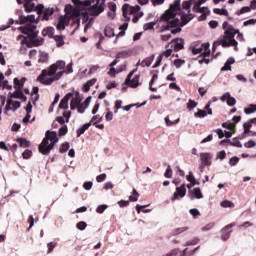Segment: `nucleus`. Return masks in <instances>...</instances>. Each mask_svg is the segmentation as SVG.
I'll return each mask as SVG.
<instances>
[{"label": "nucleus", "mask_w": 256, "mask_h": 256, "mask_svg": "<svg viewBox=\"0 0 256 256\" xmlns=\"http://www.w3.org/2000/svg\"><path fill=\"white\" fill-rule=\"evenodd\" d=\"M181 0H174L169 9L161 16L162 30H170L172 34H177L182 31L181 26H185L190 21V18L181 9Z\"/></svg>", "instance_id": "nucleus-1"}, {"label": "nucleus", "mask_w": 256, "mask_h": 256, "mask_svg": "<svg viewBox=\"0 0 256 256\" xmlns=\"http://www.w3.org/2000/svg\"><path fill=\"white\" fill-rule=\"evenodd\" d=\"M66 63L63 60H58L54 64H52L47 69H44L41 75L38 76L37 81L42 83V85H53L55 81H59L61 77H63V71L65 69Z\"/></svg>", "instance_id": "nucleus-2"}, {"label": "nucleus", "mask_w": 256, "mask_h": 256, "mask_svg": "<svg viewBox=\"0 0 256 256\" xmlns=\"http://www.w3.org/2000/svg\"><path fill=\"white\" fill-rule=\"evenodd\" d=\"M222 28L225 30V33L212 45V51L215 52V49L218 48L219 45H221L222 48L234 47V50L238 51V42L234 39L236 29L228 22H224Z\"/></svg>", "instance_id": "nucleus-3"}, {"label": "nucleus", "mask_w": 256, "mask_h": 256, "mask_svg": "<svg viewBox=\"0 0 256 256\" xmlns=\"http://www.w3.org/2000/svg\"><path fill=\"white\" fill-rule=\"evenodd\" d=\"M20 23H24V26L18 27V31H20V33H24V35H29L32 39H35V37L39 35V31H37V26L34 25V23H37L35 15L21 16Z\"/></svg>", "instance_id": "nucleus-4"}, {"label": "nucleus", "mask_w": 256, "mask_h": 256, "mask_svg": "<svg viewBox=\"0 0 256 256\" xmlns=\"http://www.w3.org/2000/svg\"><path fill=\"white\" fill-rule=\"evenodd\" d=\"M45 138L39 145V152L42 155H49L55 147V143H59V138L57 137V132L46 131Z\"/></svg>", "instance_id": "nucleus-5"}, {"label": "nucleus", "mask_w": 256, "mask_h": 256, "mask_svg": "<svg viewBox=\"0 0 256 256\" xmlns=\"http://www.w3.org/2000/svg\"><path fill=\"white\" fill-rule=\"evenodd\" d=\"M72 3L79 9V11H83V23H92L93 17H97L95 14H91V7H93V2L91 0H72Z\"/></svg>", "instance_id": "nucleus-6"}, {"label": "nucleus", "mask_w": 256, "mask_h": 256, "mask_svg": "<svg viewBox=\"0 0 256 256\" xmlns=\"http://www.w3.org/2000/svg\"><path fill=\"white\" fill-rule=\"evenodd\" d=\"M122 13L126 21H131V18L127 15H133L132 23H137V21L143 17V12L141 11V7L139 5L131 6L129 4H124L122 6Z\"/></svg>", "instance_id": "nucleus-7"}, {"label": "nucleus", "mask_w": 256, "mask_h": 256, "mask_svg": "<svg viewBox=\"0 0 256 256\" xmlns=\"http://www.w3.org/2000/svg\"><path fill=\"white\" fill-rule=\"evenodd\" d=\"M209 46L210 45L208 43H204L199 48H197V47L192 48V54H194V55L201 54L202 55L203 58H201L199 60L200 64H203V63L209 64L210 63V59H207V57H209V55L211 54V50H210Z\"/></svg>", "instance_id": "nucleus-8"}, {"label": "nucleus", "mask_w": 256, "mask_h": 256, "mask_svg": "<svg viewBox=\"0 0 256 256\" xmlns=\"http://www.w3.org/2000/svg\"><path fill=\"white\" fill-rule=\"evenodd\" d=\"M182 49H184V39L176 38L166 46V52H164L162 55L168 58L171 57V53L173 50L175 52H179Z\"/></svg>", "instance_id": "nucleus-9"}, {"label": "nucleus", "mask_w": 256, "mask_h": 256, "mask_svg": "<svg viewBox=\"0 0 256 256\" xmlns=\"http://www.w3.org/2000/svg\"><path fill=\"white\" fill-rule=\"evenodd\" d=\"M68 98L71 99L70 102V109L72 111H75L81 104V101H83V97L81 94H79V91H72L68 93Z\"/></svg>", "instance_id": "nucleus-10"}, {"label": "nucleus", "mask_w": 256, "mask_h": 256, "mask_svg": "<svg viewBox=\"0 0 256 256\" xmlns=\"http://www.w3.org/2000/svg\"><path fill=\"white\" fill-rule=\"evenodd\" d=\"M92 4L91 15H99L105 11V0H90Z\"/></svg>", "instance_id": "nucleus-11"}, {"label": "nucleus", "mask_w": 256, "mask_h": 256, "mask_svg": "<svg viewBox=\"0 0 256 256\" xmlns=\"http://www.w3.org/2000/svg\"><path fill=\"white\" fill-rule=\"evenodd\" d=\"M135 71L136 70L130 72L125 80V85L131 87L132 89H137V87H139V75H136L134 78H131L133 77V75H135Z\"/></svg>", "instance_id": "nucleus-12"}, {"label": "nucleus", "mask_w": 256, "mask_h": 256, "mask_svg": "<svg viewBox=\"0 0 256 256\" xmlns=\"http://www.w3.org/2000/svg\"><path fill=\"white\" fill-rule=\"evenodd\" d=\"M211 104H212V101H208L206 106L204 107V110L199 109L198 112L194 114V116L196 118H205L207 115H213Z\"/></svg>", "instance_id": "nucleus-13"}, {"label": "nucleus", "mask_w": 256, "mask_h": 256, "mask_svg": "<svg viewBox=\"0 0 256 256\" xmlns=\"http://www.w3.org/2000/svg\"><path fill=\"white\" fill-rule=\"evenodd\" d=\"M235 226H236V223L232 222L230 224H227V226L224 227L221 230V239H222V241H227V239L230 238L231 233H232V228L235 227Z\"/></svg>", "instance_id": "nucleus-14"}, {"label": "nucleus", "mask_w": 256, "mask_h": 256, "mask_svg": "<svg viewBox=\"0 0 256 256\" xmlns=\"http://www.w3.org/2000/svg\"><path fill=\"white\" fill-rule=\"evenodd\" d=\"M19 107H21V102L19 101H14L13 100V95H11L8 100H7V106L6 109L7 111H9V109L11 111H17V109H19Z\"/></svg>", "instance_id": "nucleus-15"}, {"label": "nucleus", "mask_w": 256, "mask_h": 256, "mask_svg": "<svg viewBox=\"0 0 256 256\" xmlns=\"http://www.w3.org/2000/svg\"><path fill=\"white\" fill-rule=\"evenodd\" d=\"M187 193V189H186V185L185 184H182L181 186H178L176 188V191L174 192V195L172 197V200H176V199H179L180 198H183Z\"/></svg>", "instance_id": "nucleus-16"}, {"label": "nucleus", "mask_w": 256, "mask_h": 256, "mask_svg": "<svg viewBox=\"0 0 256 256\" xmlns=\"http://www.w3.org/2000/svg\"><path fill=\"white\" fill-rule=\"evenodd\" d=\"M69 25V18L67 16H62L58 19V24L56 25V29L58 31L65 30V27Z\"/></svg>", "instance_id": "nucleus-17"}, {"label": "nucleus", "mask_w": 256, "mask_h": 256, "mask_svg": "<svg viewBox=\"0 0 256 256\" xmlns=\"http://www.w3.org/2000/svg\"><path fill=\"white\" fill-rule=\"evenodd\" d=\"M212 156L209 153H200V161L201 164L204 166H211L212 162H211Z\"/></svg>", "instance_id": "nucleus-18"}, {"label": "nucleus", "mask_w": 256, "mask_h": 256, "mask_svg": "<svg viewBox=\"0 0 256 256\" xmlns=\"http://www.w3.org/2000/svg\"><path fill=\"white\" fill-rule=\"evenodd\" d=\"M189 197L191 199H202V198H204L203 193H202L200 188H194L192 191H190Z\"/></svg>", "instance_id": "nucleus-19"}, {"label": "nucleus", "mask_w": 256, "mask_h": 256, "mask_svg": "<svg viewBox=\"0 0 256 256\" xmlns=\"http://www.w3.org/2000/svg\"><path fill=\"white\" fill-rule=\"evenodd\" d=\"M16 39L20 42V45H22V47H29L31 41L29 36L27 37L23 35H18Z\"/></svg>", "instance_id": "nucleus-20"}, {"label": "nucleus", "mask_w": 256, "mask_h": 256, "mask_svg": "<svg viewBox=\"0 0 256 256\" xmlns=\"http://www.w3.org/2000/svg\"><path fill=\"white\" fill-rule=\"evenodd\" d=\"M24 9L26 13H31V11H35V4L33 0H24Z\"/></svg>", "instance_id": "nucleus-21"}, {"label": "nucleus", "mask_w": 256, "mask_h": 256, "mask_svg": "<svg viewBox=\"0 0 256 256\" xmlns=\"http://www.w3.org/2000/svg\"><path fill=\"white\" fill-rule=\"evenodd\" d=\"M59 109H69V93H67L60 101Z\"/></svg>", "instance_id": "nucleus-22"}, {"label": "nucleus", "mask_w": 256, "mask_h": 256, "mask_svg": "<svg viewBox=\"0 0 256 256\" xmlns=\"http://www.w3.org/2000/svg\"><path fill=\"white\" fill-rule=\"evenodd\" d=\"M38 63H49V53L39 52Z\"/></svg>", "instance_id": "nucleus-23"}, {"label": "nucleus", "mask_w": 256, "mask_h": 256, "mask_svg": "<svg viewBox=\"0 0 256 256\" xmlns=\"http://www.w3.org/2000/svg\"><path fill=\"white\" fill-rule=\"evenodd\" d=\"M43 37H53L55 35V28L53 27H47L42 30Z\"/></svg>", "instance_id": "nucleus-24"}, {"label": "nucleus", "mask_w": 256, "mask_h": 256, "mask_svg": "<svg viewBox=\"0 0 256 256\" xmlns=\"http://www.w3.org/2000/svg\"><path fill=\"white\" fill-rule=\"evenodd\" d=\"M95 83H97V78H92L83 85V91L87 93V91H89V89H91Z\"/></svg>", "instance_id": "nucleus-25"}, {"label": "nucleus", "mask_w": 256, "mask_h": 256, "mask_svg": "<svg viewBox=\"0 0 256 256\" xmlns=\"http://www.w3.org/2000/svg\"><path fill=\"white\" fill-rule=\"evenodd\" d=\"M228 142H229L230 145L233 146V147L242 148V144H241V142H240L238 139H234V141H230V140H228V139L222 140V141L220 142V144L223 145L224 143H228Z\"/></svg>", "instance_id": "nucleus-26"}, {"label": "nucleus", "mask_w": 256, "mask_h": 256, "mask_svg": "<svg viewBox=\"0 0 256 256\" xmlns=\"http://www.w3.org/2000/svg\"><path fill=\"white\" fill-rule=\"evenodd\" d=\"M154 59H155V55H151L150 57L144 59L141 62V66L142 67H151V64L153 63Z\"/></svg>", "instance_id": "nucleus-27"}, {"label": "nucleus", "mask_w": 256, "mask_h": 256, "mask_svg": "<svg viewBox=\"0 0 256 256\" xmlns=\"http://www.w3.org/2000/svg\"><path fill=\"white\" fill-rule=\"evenodd\" d=\"M53 13H55V9H53V8H46L44 10V14H43L44 21H49V18L51 17V15H53Z\"/></svg>", "instance_id": "nucleus-28"}, {"label": "nucleus", "mask_w": 256, "mask_h": 256, "mask_svg": "<svg viewBox=\"0 0 256 256\" xmlns=\"http://www.w3.org/2000/svg\"><path fill=\"white\" fill-rule=\"evenodd\" d=\"M186 251H187V249H185L183 251H181L179 249H174L166 256H186Z\"/></svg>", "instance_id": "nucleus-29"}, {"label": "nucleus", "mask_w": 256, "mask_h": 256, "mask_svg": "<svg viewBox=\"0 0 256 256\" xmlns=\"http://www.w3.org/2000/svg\"><path fill=\"white\" fill-rule=\"evenodd\" d=\"M89 127H91V122H88V123L84 124L82 127H80L77 130V137L82 136L83 133H85V131H87V129H89Z\"/></svg>", "instance_id": "nucleus-30"}, {"label": "nucleus", "mask_w": 256, "mask_h": 256, "mask_svg": "<svg viewBox=\"0 0 256 256\" xmlns=\"http://www.w3.org/2000/svg\"><path fill=\"white\" fill-rule=\"evenodd\" d=\"M12 97L14 99H21V101H27V96L20 90H17Z\"/></svg>", "instance_id": "nucleus-31"}, {"label": "nucleus", "mask_w": 256, "mask_h": 256, "mask_svg": "<svg viewBox=\"0 0 256 256\" xmlns=\"http://www.w3.org/2000/svg\"><path fill=\"white\" fill-rule=\"evenodd\" d=\"M18 143L20 144V147H30L31 142L25 138H18L17 139Z\"/></svg>", "instance_id": "nucleus-32"}, {"label": "nucleus", "mask_w": 256, "mask_h": 256, "mask_svg": "<svg viewBox=\"0 0 256 256\" xmlns=\"http://www.w3.org/2000/svg\"><path fill=\"white\" fill-rule=\"evenodd\" d=\"M213 12H214L215 14H218V15L229 16V11H228L227 9H225V8H222V9H220V8H214V9H213Z\"/></svg>", "instance_id": "nucleus-33"}, {"label": "nucleus", "mask_w": 256, "mask_h": 256, "mask_svg": "<svg viewBox=\"0 0 256 256\" xmlns=\"http://www.w3.org/2000/svg\"><path fill=\"white\" fill-rule=\"evenodd\" d=\"M54 40L56 41L57 47H63V45H65V41L61 35L54 36Z\"/></svg>", "instance_id": "nucleus-34"}, {"label": "nucleus", "mask_w": 256, "mask_h": 256, "mask_svg": "<svg viewBox=\"0 0 256 256\" xmlns=\"http://www.w3.org/2000/svg\"><path fill=\"white\" fill-rule=\"evenodd\" d=\"M30 41H32V43H34V45L39 46V45H43V38H37V35L35 36V38H32L30 35H28Z\"/></svg>", "instance_id": "nucleus-35"}, {"label": "nucleus", "mask_w": 256, "mask_h": 256, "mask_svg": "<svg viewBox=\"0 0 256 256\" xmlns=\"http://www.w3.org/2000/svg\"><path fill=\"white\" fill-rule=\"evenodd\" d=\"M104 33L106 37H115V32L111 26H107L104 30Z\"/></svg>", "instance_id": "nucleus-36"}, {"label": "nucleus", "mask_w": 256, "mask_h": 256, "mask_svg": "<svg viewBox=\"0 0 256 256\" xmlns=\"http://www.w3.org/2000/svg\"><path fill=\"white\" fill-rule=\"evenodd\" d=\"M235 62V60H227L225 65L221 68V71H231V64H233Z\"/></svg>", "instance_id": "nucleus-37"}, {"label": "nucleus", "mask_w": 256, "mask_h": 256, "mask_svg": "<svg viewBox=\"0 0 256 256\" xmlns=\"http://www.w3.org/2000/svg\"><path fill=\"white\" fill-rule=\"evenodd\" d=\"M101 121H103V117L100 115H95L91 118L90 124L92 123V125H97V123H101Z\"/></svg>", "instance_id": "nucleus-38"}, {"label": "nucleus", "mask_w": 256, "mask_h": 256, "mask_svg": "<svg viewBox=\"0 0 256 256\" xmlns=\"http://www.w3.org/2000/svg\"><path fill=\"white\" fill-rule=\"evenodd\" d=\"M244 112L246 113V115H250L251 113L256 112V105L251 104L249 107L244 108Z\"/></svg>", "instance_id": "nucleus-39"}, {"label": "nucleus", "mask_w": 256, "mask_h": 256, "mask_svg": "<svg viewBox=\"0 0 256 256\" xmlns=\"http://www.w3.org/2000/svg\"><path fill=\"white\" fill-rule=\"evenodd\" d=\"M58 73H63V75H65V73L66 75L73 73V63L68 64L65 70L59 71Z\"/></svg>", "instance_id": "nucleus-40"}, {"label": "nucleus", "mask_w": 256, "mask_h": 256, "mask_svg": "<svg viewBox=\"0 0 256 256\" xmlns=\"http://www.w3.org/2000/svg\"><path fill=\"white\" fill-rule=\"evenodd\" d=\"M221 206L223 208H234L235 204L233 202H231L230 200H224L221 202Z\"/></svg>", "instance_id": "nucleus-41"}, {"label": "nucleus", "mask_w": 256, "mask_h": 256, "mask_svg": "<svg viewBox=\"0 0 256 256\" xmlns=\"http://www.w3.org/2000/svg\"><path fill=\"white\" fill-rule=\"evenodd\" d=\"M197 102H195L194 100H189V102L187 103V109L189 111H192L193 109L197 108Z\"/></svg>", "instance_id": "nucleus-42"}, {"label": "nucleus", "mask_w": 256, "mask_h": 256, "mask_svg": "<svg viewBox=\"0 0 256 256\" xmlns=\"http://www.w3.org/2000/svg\"><path fill=\"white\" fill-rule=\"evenodd\" d=\"M222 127L226 128L228 130H235L236 125L234 123H231V122H225V123H222Z\"/></svg>", "instance_id": "nucleus-43"}, {"label": "nucleus", "mask_w": 256, "mask_h": 256, "mask_svg": "<svg viewBox=\"0 0 256 256\" xmlns=\"http://www.w3.org/2000/svg\"><path fill=\"white\" fill-rule=\"evenodd\" d=\"M154 27H155L154 22H148V23L144 24L143 29H144V31H151V29H153Z\"/></svg>", "instance_id": "nucleus-44"}, {"label": "nucleus", "mask_w": 256, "mask_h": 256, "mask_svg": "<svg viewBox=\"0 0 256 256\" xmlns=\"http://www.w3.org/2000/svg\"><path fill=\"white\" fill-rule=\"evenodd\" d=\"M69 147H71L69 142H65L64 144H62V147L60 148V153H67V151H69Z\"/></svg>", "instance_id": "nucleus-45"}, {"label": "nucleus", "mask_w": 256, "mask_h": 256, "mask_svg": "<svg viewBox=\"0 0 256 256\" xmlns=\"http://www.w3.org/2000/svg\"><path fill=\"white\" fill-rule=\"evenodd\" d=\"M132 195H133L134 197H133V196H130V197H129L130 201H133V202L138 201V199H139V192H137L136 189H133Z\"/></svg>", "instance_id": "nucleus-46"}, {"label": "nucleus", "mask_w": 256, "mask_h": 256, "mask_svg": "<svg viewBox=\"0 0 256 256\" xmlns=\"http://www.w3.org/2000/svg\"><path fill=\"white\" fill-rule=\"evenodd\" d=\"M250 11H251V8L249 6H245V7L241 8L240 10H238L236 12V14L241 15V14L249 13Z\"/></svg>", "instance_id": "nucleus-47"}, {"label": "nucleus", "mask_w": 256, "mask_h": 256, "mask_svg": "<svg viewBox=\"0 0 256 256\" xmlns=\"http://www.w3.org/2000/svg\"><path fill=\"white\" fill-rule=\"evenodd\" d=\"M185 60L184 59H175L174 60V66L176 68H181L183 64H185Z\"/></svg>", "instance_id": "nucleus-48"}, {"label": "nucleus", "mask_w": 256, "mask_h": 256, "mask_svg": "<svg viewBox=\"0 0 256 256\" xmlns=\"http://www.w3.org/2000/svg\"><path fill=\"white\" fill-rule=\"evenodd\" d=\"M193 1L189 0V1H183L182 2V9L183 10H189L191 5H192Z\"/></svg>", "instance_id": "nucleus-49"}, {"label": "nucleus", "mask_w": 256, "mask_h": 256, "mask_svg": "<svg viewBox=\"0 0 256 256\" xmlns=\"http://www.w3.org/2000/svg\"><path fill=\"white\" fill-rule=\"evenodd\" d=\"M239 163V158L238 156H233L230 160H229V165L230 166H236Z\"/></svg>", "instance_id": "nucleus-50"}, {"label": "nucleus", "mask_w": 256, "mask_h": 256, "mask_svg": "<svg viewBox=\"0 0 256 256\" xmlns=\"http://www.w3.org/2000/svg\"><path fill=\"white\" fill-rule=\"evenodd\" d=\"M87 107H89L88 104L85 105V103H81L76 109L78 110V113H85Z\"/></svg>", "instance_id": "nucleus-51"}, {"label": "nucleus", "mask_w": 256, "mask_h": 256, "mask_svg": "<svg viewBox=\"0 0 256 256\" xmlns=\"http://www.w3.org/2000/svg\"><path fill=\"white\" fill-rule=\"evenodd\" d=\"M187 180L190 181L192 186H195L197 184V180L193 174L187 175Z\"/></svg>", "instance_id": "nucleus-52"}, {"label": "nucleus", "mask_w": 256, "mask_h": 256, "mask_svg": "<svg viewBox=\"0 0 256 256\" xmlns=\"http://www.w3.org/2000/svg\"><path fill=\"white\" fill-rule=\"evenodd\" d=\"M59 135H60V137H63L64 135H67V125H62L59 128Z\"/></svg>", "instance_id": "nucleus-53"}, {"label": "nucleus", "mask_w": 256, "mask_h": 256, "mask_svg": "<svg viewBox=\"0 0 256 256\" xmlns=\"http://www.w3.org/2000/svg\"><path fill=\"white\" fill-rule=\"evenodd\" d=\"M244 147L247 149L254 148V147H256V142L253 140H250V141L244 143Z\"/></svg>", "instance_id": "nucleus-54"}, {"label": "nucleus", "mask_w": 256, "mask_h": 256, "mask_svg": "<svg viewBox=\"0 0 256 256\" xmlns=\"http://www.w3.org/2000/svg\"><path fill=\"white\" fill-rule=\"evenodd\" d=\"M214 225H215V223L210 222V223L206 224V226L201 228V231L202 232L210 231V229H212L214 227Z\"/></svg>", "instance_id": "nucleus-55"}, {"label": "nucleus", "mask_w": 256, "mask_h": 256, "mask_svg": "<svg viewBox=\"0 0 256 256\" xmlns=\"http://www.w3.org/2000/svg\"><path fill=\"white\" fill-rule=\"evenodd\" d=\"M187 231H188V227H181V228L175 229L174 234L179 235V234H182V233L187 232Z\"/></svg>", "instance_id": "nucleus-56"}, {"label": "nucleus", "mask_w": 256, "mask_h": 256, "mask_svg": "<svg viewBox=\"0 0 256 256\" xmlns=\"http://www.w3.org/2000/svg\"><path fill=\"white\" fill-rule=\"evenodd\" d=\"M252 127L251 122L244 123V135H248L250 131V128Z\"/></svg>", "instance_id": "nucleus-57"}, {"label": "nucleus", "mask_w": 256, "mask_h": 256, "mask_svg": "<svg viewBox=\"0 0 256 256\" xmlns=\"http://www.w3.org/2000/svg\"><path fill=\"white\" fill-rule=\"evenodd\" d=\"M31 155H33V152L31 150H29V149L25 150L22 153L23 159H29L31 157Z\"/></svg>", "instance_id": "nucleus-58"}, {"label": "nucleus", "mask_w": 256, "mask_h": 256, "mask_svg": "<svg viewBox=\"0 0 256 256\" xmlns=\"http://www.w3.org/2000/svg\"><path fill=\"white\" fill-rule=\"evenodd\" d=\"M129 27V23L125 22L124 25L120 26V35H125V31H127V28Z\"/></svg>", "instance_id": "nucleus-59"}, {"label": "nucleus", "mask_w": 256, "mask_h": 256, "mask_svg": "<svg viewBox=\"0 0 256 256\" xmlns=\"http://www.w3.org/2000/svg\"><path fill=\"white\" fill-rule=\"evenodd\" d=\"M107 179V174H100L96 177L97 183H103Z\"/></svg>", "instance_id": "nucleus-60"}, {"label": "nucleus", "mask_w": 256, "mask_h": 256, "mask_svg": "<svg viewBox=\"0 0 256 256\" xmlns=\"http://www.w3.org/2000/svg\"><path fill=\"white\" fill-rule=\"evenodd\" d=\"M165 121H166V126L177 125V123H179V118H177L175 121L171 122L169 117H166Z\"/></svg>", "instance_id": "nucleus-61"}, {"label": "nucleus", "mask_w": 256, "mask_h": 256, "mask_svg": "<svg viewBox=\"0 0 256 256\" xmlns=\"http://www.w3.org/2000/svg\"><path fill=\"white\" fill-rule=\"evenodd\" d=\"M236 103H237V101H236V99H235L234 97L230 96V97L228 98L227 105H228L229 107L235 106Z\"/></svg>", "instance_id": "nucleus-62"}, {"label": "nucleus", "mask_w": 256, "mask_h": 256, "mask_svg": "<svg viewBox=\"0 0 256 256\" xmlns=\"http://www.w3.org/2000/svg\"><path fill=\"white\" fill-rule=\"evenodd\" d=\"M105 209H107V205L102 204V205H99V206L96 208V211L101 214V213H105Z\"/></svg>", "instance_id": "nucleus-63"}, {"label": "nucleus", "mask_w": 256, "mask_h": 256, "mask_svg": "<svg viewBox=\"0 0 256 256\" xmlns=\"http://www.w3.org/2000/svg\"><path fill=\"white\" fill-rule=\"evenodd\" d=\"M172 175H173V172H172L171 166L168 165V166H167V169H166V172H165V177H166V178H171Z\"/></svg>", "instance_id": "nucleus-64"}]
</instances>
